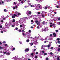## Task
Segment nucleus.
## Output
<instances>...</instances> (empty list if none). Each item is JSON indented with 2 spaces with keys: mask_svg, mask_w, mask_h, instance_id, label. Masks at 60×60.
<instances>
[{
  "mask_svg": "<svg viewBox=\"0 0 60 60\" xmlns=\"http://www.w3.org/2000/svg\"><path fill=\"white\" fill-rule=\"evenodd\" d=\"M42 7V6L38 4L36 10H39L41 9V8Z\"/></svg>",
  "mask_w": 60,
  "mask_h": 60,
  "instance_id": "nucleus-1",
  "label": "nucleus"
},
{
  "mask_svg": "<svg viewBox=\"0 0 60 60\" xmlns=\"http://www.w3.org/2000/svg\"><path fill=\"white\" fill-rule=\"evenodd\" d=\"M38 38L39 40H41V41H43V40H47V38H45V39H42V38H41V37L40 36H39L38 37Z\"/></svg>",
  "mask_w": 60,
  "mask_h": 60,
  "instance_id": "nucleus-2",
  "label": "nucleus"
},
{
  "mask_svg": "<svg viewBox=\"0 0 60 60\" xmlns=\"http://www.w3.org/2000/svg\"><path fill=\"white\" fill-rule=\"evenodd\" d=\"M31 13L32 12H31V11H28L26 13L27 16H29V15H30V14H31Z\"/></svg>",
  "mask_w": 60,
  "mask_h": 60,
  "instance_id": "nucleus-3",
  "label": "nucleus"
},
{
  "mask_svg": "<svg viewBox=\"0 0 60 60\" xmlns=\"http://www.w3.org/2000/svg\"><path fill=\"white\" fill-rule=\"evenodd\" d=\"M35 22L37 25H38V26L39 25H40L41 24V22L37 20H36L35 21Z\"/></svg>",
  "mask_w": 60,
  "mask_h": 60,
  "instance_id": "nucleus-4",
  "label": "nucleus"
},
{
  "mask_svg": "<svg viewBox=\"0 0 60 60\" xmlns=\"http://www.w3.org/2000/svg\"><path fill=\"white\" fill-rule=\"evenodd\" d=\"M53 12V11H52L51 9H50L49 11V13H49L48 14V16H50V15L51 14V13H52V12Z\"/></svg>",
  "mask_w": 60,
  "mask_h": 60,
  "instance_id": "nucleus-5",
  "label": "nucleus"
},
{
  "mask_svg": "<svg viewBox=\"0 0 60 60\" xmlns=\"http://www.w3.org/2000/svg\"><path fill=\"white\" fill-rule=\"evenodd\" d=\"M41 12V15H42V17H44L45 16V12L43 11H42Z\"/></svg>",
  "mask_w": 60,
  "mask_h": 60,
  "instance_id": "nucleus-6",
  "label": "nucleus"
},
{
  "mask_svg": "<svg viewBox=\"0 0 60 60\" xmlns=\"http://www.w3.org/2000/svg\"><path fill=\"white\" fill-rule=\"evenodd\" d=\"M8 17H9V16H8L6 17H5V18H4V16H2V19L3 18V20H5V19H7V18H8Z\"/></svg>",
  "mask_w": 60,
  "mask_h": 60,
  "instance_id": "nucleus-7",
  "label": "nucleus"
},
{
  "mask_svg": "<svg viewBox=\"0 0 60 60\" xmlns=\"http://www.w3.org/2000/svg\"><path fill=\"white\" fill-rule=\"evenodd\" d=\"M29 51V49H25V52H28V51Z\"/></svg>",
  "mask_w": 60,
  "mask_h": 60,
  "instance_id": "nucleus-8",
  "label": "nucleus"
},
{
  "mask_svg": "<svg viewBox=\"0 0 60 60\" xmlns=\"http://www.w3.org/2000/svg\"><path fill=\"white\" fill-rule=\"evenodd\" d=\"M45 28V29L44 30V31H47L49 30V29H48V28Z\"/></svg>",
  "mask_w": 60,
  "mask_h": 60,
  "instance_id": "nucleus-9",
  "label": "nucleus"
},
{
  "mask_svg": "<svg viewBox=\"0 0 60 60\" xmlns=\"http://www.w3.org/2000/svg\"><path fill=\"white\" fill-rule=\"evenodd\" d=\"M14 15H13L12 16V17L13 19H14V18H15V16H17V15L14 14Z\"/></svg>",
  "mask_w": 60,
  "mask_h": 60,
  "instance_id": "nucleus-10",
  "label": "nucleus"
},
{
  "mask_svg": "<svg viewBox=\"0 0 60 60\" xmlns=\"http://www.w3.org/2000/svg\"><path fill=\"white\" fill-rule=\"evenodd\" d=\"M45 47V46L44 45H42L41 47V49H43L44 47Z\"/></svg>",
  "mask_w": 60,
  "mask_h": 60,
  "instance_id": "nucleus-11",
  "label": "nucleus"
},
{
  "mask_svg": "<svg viewBox=\"0 0 60 60\" xmlns=\"http://www.w3.org/2000/svg\"><path fill=\"white\" fill-rule=\"evenodd\" d=\"M15 13L16 14L19 15H21V14L20 13H18L17 11L15 12Z\"/></svg>",
  "mask_w": 60,
  "mask_h": 60,
  "instance_id": "nucleus-12",
  "label": "nucleus"
},
{
  "mask_svg": "<svg viewBox=\"0 0 60 60\" xmlns=\"http://www.w3.org/2000/svg\"><path fill=\"white\" fill-rule=\"evenodd\" d=\"M3 31L4 32H6V31H7L6 30H1V33H3Z\"/></svg>",
  "mask_w": 60,
  "mask_h": 60,
  "instance_id": "nucleus-13",
  "label": "nucleus"
},
{
  "mask_svg": "<svg viewBox=\"0 0 60 60\" xmlns=\"http://www.w3.org/2000/svg\"><path fill=\"white\" fill-rule=\"evenodd\" d=\"M22 27H23V29H24V28L25 27V25L24 24L22 25Z\"/></svg>",
  "mask_w": 60,
  "mask_h": 60,
  "instance_id": "nucleus-14",
  "label": "nucleus"
},
{
  "mask_svg": "<svg viewBox=\"0 0 60 60\" xmlns=\"http://www.w3.org/2000/svg\"><path fill=\"white\" fill-rule=\"evenodd\" d=\"M53 35L54 37H56V34L55 33H53Z\"/></svg>",
  "mask_w": 60,
  "mask_h": 60,
  "instance_id": "nucleus-15",
  "label": "nucleus"
},
{
  "mask_svg": "<svg viewBox=\"0 0 60 60\" xmlns=\"http://www.w3.org/2000/svg\"><path fill=\"white\" fill-rule=\"evenodd\" d=\"M7 55L8 56L9 55H10V53L9 52H8L7 53Z\"/></svg>",
  "mask_w": 60,
  "mask_h": 60,
  "instance_id": "nucleus-16",
  "label": "nucleus"
},
{
  "mask_svg": "<svg viewBox=\"0 0 60 60\" xmlns=\"http://www.w3.org/2000/svg\"><path fill=\"white\" fill-rule=\"evenodd\" d=\"M51 45H50V44H49V45H48V48H49V47H50V46H51Z\"/></svg>",
  "mask_w": 60,
  "mask_h": 60,
  "instance_id": "nucleus-17",
  "label": "nucleus"
},
{
  "mask_svg": "<svg viewBox=\"0 0 60 60\" xmlns=\"http://www.w3.org/2000/svg\"><path fill=\"white\" fill-rule=\"evenodd\" d=\"M36 13H37V14L39 15V14H40V13H41L40 12H37Z\"/></svg>",
  "mask_w": 60,
  "mask_h": 60,
  "instance_id": "nucleus-18",
  "label": "nucleus"
},
{
  "mask_svg": "<svg viewBox=\"0 0 60 60\" xmlns=\"http://www.w3.org/2000/svg\"><path fill=\"white\" fill-rule=\"evenodd\" d=\"M31 7H35V6L34 5H30Z\"/></svg>",
  "mask_w": 60,
  "mask_h": 60,
  "instance_id": "nucleus-19",
  "label": "nucleus"
},
{
  "mask_svg": "<svg viewBox=\"0 0 60 60\" xmlns=\"http://www.w3.org/2000/svg\"><path fill=\"white\" fill-rule=\"evenodd\" d=\"M20 19V20H19L18 21V22H19V23L20 22V21H21V19Z\"/></svg>",
  "mask_w": 60,
  "mask_h": 60,
  "instance_id": "nucleus-20",
  "label": "nucleus"
},
{
  "mask_svg": "<svg viewBox=\"0 0 60 60\" xmlns=\"http://www.w3.org/2000/svg\"><path fill=\"white\" fill-rule=\"evenodd\" d=\"M15 19H13L12 20V22H15Z\"/></svg>",
  "mask_w": 60,
  "mask_h": 60,
  "instance_id": "nucleus-21",
  "label": "nucleus"
},
{
  "mask_svg": "<svg viewBox=\"0 0 60 60\" xmlns=\"http://www.w3.org/2000/svg\"><path fill=\"white\" fill-rule=\"evenodd\" d=\"M3 47H1V46H0V49H3Z\"/></svg>",
  "mask_w": 60,
  "mask_h": 60,
  "instance_id": "nucleus-22",
  "label": "nucleus"
},
{
  "mask_svg": "<svg viewBox=\"0 0 60 60\" xmlns=\"http://www.w3.org/2000/svg\"><path fill=\"white\" fill-rule=\"evenodd\" d=\"M29 40L28 39H27L26 40V42H29Z\"/></svg>",
  "mask_w": 60,
  "mask_h": 60,
  "instance_id": "nucleus-23",
  "label": "nucleus"
},
{
  "mask_svg": "<svg viewBox=\"0 0 60 60\" xmlns=\"http://www.w3.org/2000/svg\"><path fill=\"white\" fill-rule=\"evenodd\" d=\"M44 56H46L47 55V53H44Z\"/></svg>",
  "mask_w": 60,
  "mask_h": 60,
  "instance_id": "nucleus-24",
  "label": "nucleus"
},
{
  "mask_svg": "<svg viewBox=\"0 0 60 60\" xmlns=\"http://www.w3.org/2000/svg\"><path fill=\"white\" fill-rule=\"evenodd\" d=\"M30 45H33L34 44L33 43H30Z\"/></svg>",
  "mask_w": 60,
  "mask_h": 60,
  "instance_id": "nucleus-25",
  "label": "nucleus"
},
{
  "mask_svg": "<svg viewBox=\"0 0 60 60\" xmlns=\"http://www.w3.org/2000/svg\"><path fill=\"white\" fill-rule=\"evenodd\" d=\"M11 1V0H6V1L7 2H9L10 1Z\"/></svg>",
  "mask_w": 60,
  "mask_h": 60,
  "instance_id": "nucleus-26",
  "label": "nucleus"
},
{
  "mask_svg": "<svg viewBox=\"0 0 60 60\" xmlns=\"http://www.w3.org/2000/svg\"><path fill=\"white\" fill-rule=\"evenodd\" d=\"M6 53V52H4L3 53V55H4V54H5Z\"/></svg>",
  "mask_w": 60,
  "mask_h": 60,
  "instance_id": "nucleus-27",
  "label": "nucleus"
},
{
  "mask_svg": "<svg viewBox=\"0 0 60 60\" xmlns=\"http://www.w3.org/2000/svg\"><path fill=\"white\" fill-rule=\"evenodd\" d=\"M34 53H31V55L32 56H33L34 55Z\"/></svg>",
  "mask_w": 60,
  "mask_h": 60,
  "instance_id": "nucleus-28",
  "label": "nucleus"
},
{
  "mask_svg": "<svg viewBox=\"0 0 60 60\" xmlns=\"http://www.w3.org/2000/svg\"><path fill=\"white\" fill-rule=\"evenodd\" d=\"M15 26V25H12L11 26L12 27H14Z\"/></svg>",
  "mask_w": 60,
  "mask_h": 60,
  "instance_id": "nucleus-29",
  "label": "nucleus"
},
{
  "mask_svg": "<svg viewBox=\"0 0 60 60\" xmlns=\"http://www.w3.org/2000/svg\"><path fill=\"white\" fill-rule=\"evenodd\" d=\"M35 44L37 45V44L38 43V42H35Z\"/></svg>",
  "mask_w": 60,
  "mask_h": 60,
  "instance_id": "nucleus-30",
  "label": "nucleus"
},
{
  "mask_svg": "<svg viewBox=\"0 0 60 60\" xmlns=\"http://www.w3.org/2000/svg\"><path fill=\"white\" fill-rule=\"evenodd\" d=\"M34 5L35 6H38V5L37 4H36L35 5Z\"/></svg>",
  "mask_w": 60,
  "mask_h": 60,
  "instance_id": "nucleus-31",
  "label": "nucleus"
},
{
  "mask_svg": "<svg viewBox=\"0 0 60 60\" xmlns=\"http://www.w3.org/2000/svg\"><path fill=\"white\" fill-rule=\"evenodd\" d=\"M57 60H60V59H59V57H58L57 58Z\"/></svg>",
  "mask_w": 60,
  "mask_h": 60,
  "instance_id": "nucleus-32",
  "label": "nucleus"
},
{
  "mask_svg": "<svg viewBox=\"0 0 60 60\" xmlns=\"http://www.w3.org/2000/svg\"><path fill=\"white\" fill-rule=\"evenodd\" d=\"M22 34L23 36H24L25 35V34H24V33H22Z\"/></svg>",
  "mask_w": 60,
  "mask_h": 60,
  "instance_id": "nucleus-33",
  "label": "nucleus"
},
{
  "mask_svg": "<svg viewBox=\"0 0 60 60\" xmlns=\"http://www.w3.org/2000/svg\"><path fill=\"white\" fill-rule=\"evenodd\" d=\"M5 46H7V47H8V45H7V44H5Z\"/></svg>",
  "mask_w": 60,
  "mask_h": 60,
  "instance_id": "nucleus-34",
  "label": "nucleus"
},
{
  "mask_svg": "<svg viewBox=\"0 0 60 60\" xmlns=\"http://www.w3.org/2000/svg\"><path fill=\"white\" fill-rule=\"evenodd\" d=\"M57 19L58 20H60V18H57Z\"/></svg>",
  "mask_w": 60,
  "mask_h": 60,
  "instance_id": "nucleus-35",
  "label": "nucleus"
},
{
  "mask_svg": "<svg viewBox=\"0 0 60 60\" xmlns=\"http://www.w3.org/2000/svg\"><path fill=\"white\" fill-rule=\"evenodd\" d=\"M0 28H2V25L0 26Z\"/></svg>",
  "mask_w": 60,
  "mask_h": 60,
  "instance_id": "nucleus-36",
  "label": "nucleus"
},
{
  "mask_svg": "<svg viewBox=\"0 0 60 60\" xmlns=\"http://www.w3.org/2000/svg\"><path fill=\"white\" fill-rule=\"evenodd\" d=\"M21 3L22 4H24V2L22 1L21 2Z\"/></svg>",
  "mask_w": 60,
  "mask_h": 60,
  "instance_id": "nucleus-37",
  "label": "nucleus"
},
{
  "mask_svg": "<svg viewBox=\"0 0 60 60\" xmlns=\"http://www.w3.org/2000/svg\"><path fill=\"white\" fill-rule=\"evenodd\" d=\"M37 28L38 29H40V27H39V26L37 27Z\"/></svg>",
  "mask_w": 60,
  "mask_h": 60,
  "instance_id": "nucleus-38",
  "label": "nucleus"
},
{
  "mask_svg": "<svg viewBox=\"0 0 60 60\" xmlns=\"http://www.w3.org/2000/svg\"><path fill=\"white\" fill-rule=\"evenodd\" d=\"M57 23L58 25H60V22H58Z\"/></svg>",
  "mask_w": 60,
  "mask_h": 60,
  "instance_id": "nucleus-39",
  "label": "nucleus"
},
{
  "mask_svg": "<svg viewBox=\"0 0 60 60\" xmlns=\"http://www.w3.org/2000/svg\"><path fill=\"white\" fill-rule=\"evenodd\" d=\"M27 19V17H26L25 18V19H24L25 20H26V19Z\"/></svg>",
  "mask_w": 60,
  "mask_h": 60,
  "instance_id": "nucleus-40",
  "label": "nucleus"
},
{
  "mask_svg": "<svg viewBox=\"0 0 60 60\" xmlns=\"http://www.w3.org/2000/svg\"><path fill=\"white\" fill-rule=\"evenodd\" d=\"M46 60H48V59H49V58H48V57H47V58H46Z\"/></svg>",
  "mask_w": 60,
  "mask_h": 60,
  "instance_id": "nucleus-41",
  "label": "nucleus"
},
{
  "mask_svg": "<svg viewBox=\"0 0 60 60\" xmlns=\"http://www.w3.org/2000/svg\"><path fill=\"white\" fill-rule=\"evenodd\" d=\"M16 58V57H13L14 59V60Z\"/></svg>",
  "mask_w": 60,
  "mask_h": 60,
  "instance_id": "nucleus-42",
  "label": "nucleus"
},
{
  "mask_svg": "<svg viewBox=\"0 0 60 60\" xmlns=\"http://www.w3.org/2000/svg\"><path fill=\"white\" fill-rule=\"evenodd\" d=\"M45 10H46L47 9V7H45Z\"/></svg>",
  "mask_w": 60,
  "mask_h": 60,
  "instance_id": "nucleus-43",
  "label": "nucleus"
},
{
  "mask_svg": "<svg viewBox=\"0 0 60 60\" xmlns=\"http://www.w3.org/2000/svg\"><path fill=\"white\" fill-rule=\"evenodd\" d=\"M29 33H31V30H29Z\"/></svg>",
  "mask_w": 60,
  "mask_h": 60,
  "instance_id": "nucleus-44",
  "label": "nucleus"
},
{
  "mask_svg": "<svg viewBox=\"0 0 60 60\" xmlns=\"http://www.w3.org/2000/svg\"><path fill=\"white\" fill-rule=\"evenodd\" d=\"M21 30H19V32H21Z\"/></svg>",
  "mask_w": 60,
  "mask_h": 60,
  "instance_id": "nucleus-45",
  "label": "nucleus"
},
{
  "mask_svg": "<svg viewBox=\"0 0 60 60\" xmlns=\"http://www.w3.org/2000/svg\"><path fill=\"white\" fill-rule=\"evenodd\" d=\"M60 48H59L58 49V51H60Z\"/></svg>",
  "mask_w": 60,
  "mask_h": 60,
  "instance_id": "nucleus-46",
  "label": "nucleus"
},
{
  "mask_svg": "<svg viewBox=\"0 0 60 60\" xmlns=\"http://www.w3.org/2000/svg\"><path fill=\"white\" fill-rule=\"evenodd\" d=\"M57 40L58 41H59V38H57Z\"/></svg>",
  "mask_w": 60,
  "mask_h": 60,
  "instance_id": "nucleus-47",
  "label": "nucleus"
},
{
  "mask_svg": "<svg viewBox=\"0 0 60 60\" xmlns=\"http://www.w3.org/2000/svg\"><path fill=\"white\" fill-rule=\"evenodd\" d=\"M19 42L20 43V44H22V42Z\"/></svg>",
  "mask_w": 60,
  "mask_h": 60,
  "instance_id": "nucleus-48",
  "label": "nucleus"
},
{
  "mask_svg": "<svg viewBox=\"0 0 60 60\" xmlns=\"http://www.w3.org/2000/svg\"><path fill=\"white\" fill-rule=\"evenodd\" d=\"M58 43H59V44H60V41H58Z\"/></svg>",
  "mask_w": 60,
  "mask_h": 60,
  "instance_id": "nucleus-49",
  "label": "nucleus"
},
{
  "mask_svg": "<svg viewBox=\"0 0 60 60\" xmlns=\"http://www.w3.org/2000/svg\"><path fill=\"white\" fill-rule=\"evenodd\" d=\"M32 16H30L29 17V19L30 18H32Z\"/></svg>",
  "mask_w": 60,
  "mask_h": 60,
  "instance_id": "nucleus-50",
  "label": "nucleus"
},
{
  "mask_svg": "<svg viewBox=\"0 0 60 60\" xmlns=\"http://www.w3.org/2000/svg\"><path fill=\"white\" fill-rule=\"evenodd\" d=\"M50 55H52V54H53V53H52V52H50Z\"/></svg>",
  "mask_w": 60,
  "mask_h": 60,
  "instance_id": "nucleus-51",
  "label": "nucleus"
},
{
  "mask_svg": "<svg viewBox=\"0 0 60 60\" xmlns=\"http://www.w3.org/2000/svg\"><path fill=\"white\" fill-rule=\"evenodd\" d=\"M36 55H37V54H38V52H36Z\"/></svg>",
  "mask_w": 60,
  "mask_h": 60,
  "instance_id": "nucleus-52",
  "label": "nucleus"
},
{
  "mask_svg": "<svg viewBox=\"0 0 60 60\" xmlns=\"http://www.w3.org/2000/svg\"><path fill=\"white\" fill-rule=\"evenodd\" d=\"M54 13H55V14H56V13H57V12H54Z\"/></svg>",
  "mask_w": 60,
  "mask_h": 60,
  "instance_id": "nucleus-53",
  "label": "nucleus"
},
{
  "mask_svg": "<svg viewBox=\"0 0 60 60\" xmlns=\"http://www.w3.org/2000/svg\"><path fill=\"white\" fill-rule=\"evenodd\" d=\"M4 11H7L6 10L4 9Z\"/></svg>",
  "mask_w": 60,
  "mask_h": 60,
  "instance_id": "nucleus-54",
  "label": "nucleus"
},
{
  "mask_svg": "<svg viewBox=\"0 0 60 60\" xmlns=\"http://www.w3.org/2000/svg\"><path fill=\"white\" fill-rule=\"evenodd\" d=\"M35 58H37V56H35Z\"/></svg>",
  "mask_w": 60,
  "mask_h": 60,
  "instance_id": "nucleus-55",
  "label": "nucleus"
},
{
  "mask_svg": "<svg viewBox=\"0 0 60 60\" xmlns=\"http://www.w3.org/2000/svg\"><path fill=\"white\" fill-rule=\"evenodd\" d=\"M18 28L16 27L15 28V30H18Z\"/></svg>",
  "mask_w": 60,
  "mask_h": 60,
  "instance_id": "nucleus-56",
  "label": "nucleus"
},
{
  "mask_svg": "<svg viewBox=\"0 0 60 60\" xmlns=\"http://www.w3.org/2000/svg\"><path fill=\"white\" fill-rule=\"evenodd\" d=\"M51 49H53V47H51Z\"/></svg>",
  "mask_w": 60,
  "mask_h": 60,
  "instance_id": "nucleus-57",
  "label": "nucleus"
},
{
  "mask_svg": "<svg viewBox=\"0 0 60 60\" xmlns=\"http://www.w3.org/2000/svg\"><path fill=\"white\" fill-rule=\"evenodd\" d=\"M1 22H4V21L3 20H1Z\"/></svg>",
  "mask_w": 60,
  "mask_h": 60,
  "instance_id": "nucleus-58",
  "label": "nucleus"
},
{
  "mask_svg": "<svg viewBox=\"0 0 60 60\" xmlns=\"http://www.w3.org/2000/svg\"><path fill=\"white\" fill-rule=\"evenodd\" d=\"M13 10H15V8L14 7L13 8Z\"/></svg>",
  "mask_w": 60,
  "mask_h": 60,
  "instance_id": "nucleus-59",
  "label": "nucleus"
},
{
  "mask_svg": "<svg viewBox=\"0 0 60 60\" xmlns=\"http://www.w3.org/2000/svg\"><path fill=\"white\" fill-rule=\"evenodd\" d=\"M13 50H15V48H13Z\"/></svg>",
  "mask_w": 60,
  "mask_h": 60,
  "instance_id": "nucleus-60",
  "label": "nucleus"
},
{
  "mask_svg": "<svg viewBox=\"0 0 60 60\" xmlns=\"http://www.w3.org/2000/svg\"><path fill=\"white\" fill-rule=\"evenodd\" d=\"M56 7L57 8H59L58 6H56Z\"/></svg>",
  "mask_w": 60,
  "mask_h": 60,
  "instance_id": "nucleus-61",
  "label": "nucleus"
},
{
  "mask_svg": "<svg viewBox=\"0 0 60 60\" xmlns=\"http://www.w3.org/2000/svg\"><path fill=\"white\" fill-rule=\"evenodd\" d=\"M52 34H50V37H51V36H52Z\"/></svg>",
  "mask_w": 60,
  "mask_h": 60,
  "instance_id": "nucleus-62",
  "label": "nucleus"
},
{
  "mask_svg": "<svg viewBox=\"0 0 60 60\" xmlns=\"http://www.w3.org/2000/svg\"><path fill=\"white\" fill-rule=\"evenodd\" d=\"M31 22H33V20H32L31 21Z\"/></svg>",
  "mask_w": 60,
  "mask_h": 60,
  "instance_id": "nucleus-63",
  "label": "nucleus"
},
{
  "mask_svg": "<svg viewBox=\"0 0 60 60\" xmlns=\"http://www.w3.org/2000/svg\"><path fill=\"white\" fill-rule=\"evenodd\" d=\"M50 26V27H52V26L51 25Z\"/></svg>",
  "mask_w": 60,
  "mask_h": 60,
  "instance_id": "nucleus-64",
  "label": "nucleus"
}]
</instances>
